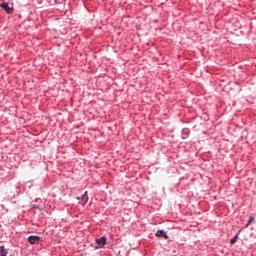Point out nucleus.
<instances>
[{"mask_svg":"<svg viewBox=\"0 0 256 256\" xmlns=\"http://www.w3.org/2000/svg\"><path fill=\"white\" fill-rule=\"evenodd\" d=\"M155 235L156 237H163V239H169V235H167L165 230H158Z\"/></svg>","mask_w":256,"mask_h":256,"instance_id":"nucleus-5","label":"nucleus"},{"mask_svg":"<svg viewBox=\"0 0 256 256\" xmlns=\"http://www.w3.org/2000/svg\"><path fill=\"white\" fill-rule=\"evenodd\" d=\"M0 7H1L2 9H4V11H5L6 13H8V14L13 13V8H11V7L9 6V3H7V2L1 3V4H0Z\"/></svg>","mask_w":256,"mask_h":256,"instance_id":"nucleus-3","label":"nucleus"},{"mask_svg":"<svg viewBox=\"0 0 256 256\" xmlns=\"http://www.w3.org/2000/svg\"><path fill=\"white\" fill-rule=\"evenodd\" d=\"M253 221H255V217L250 216L248 221H247V223H246V225L244 226L245 229H247V227H249L251 225V223H253Z\"/></svg>","mask_w":256,"mask_h":256,"instance_id":"nucleus-9","label":"nucleus"},{"mask_svg":"<svg viewBox=\"0 0 256 256\" xmlns=\"http://www.w3.org/2000/svg\"><path fill=\"white\" fill-rule=\"evenodd\" d=\"M9 254V250L5 249V246H0V256H7Z\"/></svg>","mask_w":256,"mask_h":256,"instance_id":"nucleus-8","label":"nucleus"},{"mask_svg":"<svg viewBox=\"0 0 256 256\" xmlns=\"http://www.w3.org/2000/svg\"><path fill=\"white\" fill-rule=\"evenodd\" d=\"M105 245H107V238L105 236H102L95 239L93 247L94 249H102V247H105Z\"/></svg>","mask_w":256,"mask_h":256,"instance_id":"nucleus-1","label":"nucleus"},{"mask_svg":"<svg viewBox=\"0 0 256 256\" xmlns=\"http://www.w3.org/2000/svg\"><path fill=\"white\" fill-rule=\"evenodd\" d=\"M77 201H81V197L77 196L76 197Z\"/></svg>","mask_w":256,"mask_h":256,"instance_id":"nucleus-10","label":"nucleus"},{"mask_svg":"<svg viewBox=\"0 0 256 256\" xmlns=\"http://www.w3.org/2000/svg\"><path fill=\"white\" fill-rule=\"evenodd\" d=\"M27 241L30 243V245H39V243H43V238L37 235H30L27 238Z\"/></svg>","mask_w":256,"mask_h":256,"instance_id":"nucleus-2","label":"nucleus"},{"mask_svg":"<svg viewBox=\"0 0 256 256\" xmlns=\"http://www.w3.org/2000/svg\"><path fill=\"white\" fill-rule=\"evenodd\" d=\"M189 135H191V130L189 128L182 129V139H188Z\"/></svg>","mask_w":256,"mask_h":256,"instance_id":"nucleus-6","label":"nucleus"},{"mask_svg":"<svg viewBox=\"0 0 256 256\" xmlns=\"http://www.w3.org/2000/svg\"><path fill=\"white\" fill-rule=\"evenodd\" d=\"M80 201L82 205H85L89 201V194L87 191H85L84 194L80 196Z\"/></svg>","mask_w":256,"mask_h":256,"instance_id":"nucleus-4","label":"nucleus"},{"mask_svg":"<svg viewBox=\"0 0 256 256\" xmlns=\"http://www.w3.org/2000/svg\"><path fill=\"white\" fill-rule=\"evenodd\" d=\"M240 234H241V230H238L236 235L230 240V245H235V243H237V239H239Z\"/></svg>","mask_w":256,"mask_h":256,"instance_id":"nucleus-7","label":"nucleus"}]
</instances>
